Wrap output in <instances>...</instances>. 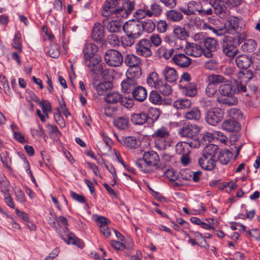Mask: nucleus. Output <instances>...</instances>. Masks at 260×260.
<instances>
[{
  "label": "nucleus",
  "instance_id": "f257e3e1",
  "mask_svg": "<svg viewBox=\"0 0 260 260\" xmlns=\"http://www.w3.org/2000/svg\"><path fill=\"white\" fill-rule=\"evenodd\" d=\"M118 0H106L103 7L102 15L105 17H115L118 19L126 18L134 11L135 3L134 1L124 0L121 6L117 8L115 7L117 5Z\"/></svg>",
  "mask_w": 260,
  "mask_h": 260
},
{
  "label": "nucleus",
  "instance_id": "f03ea898",
  "mask_svg": "<svg viewBox=\"0 0 260 260\" xmlns=\"http://www.w3.org/2000/svg\"><path fill=\"white\" fill-rule=\"evenodd\" d=\"M218 90L220 94L217 98V102L219 104L232 106L238 103V99L235 96L236 90L234 83L226 81L219 85Z\"/></svg>",
  "mask_w": 260,
  "mask_h": 260
},
{
  "label": "nucleus",
  "instance_id": "7ed1b4c3",
  "mask_svg": "<svg viewBox=\"0 0 260 260\" xmlns=\"http://www.w3.org/2000/svg\"><path fill=\"white\" fill-rule=\"evenodd\" d=\"M190 139L187 142H179L176 145L177 153L181 155V162H190L192 160L190 156V152L187 148L188 145L191 148H197L203 144L201 140H200L198 138L194 137Z\"/></svg>",
  "mask_w": 260,
  "mask_h": 260
},
{
  "label": "nucleus",
  "instance_id": "20e7f679",
  "mask_svg": "<svg viewBox=\"0 0 260 260\" xmlns=\"http://www.w3.org/2000/svg\"><path fill=\"white\" fill-rule=\"evenodd\" d=\"M179 10L187 16L196 15L201 16L211 15L213 11L211 8L205 9L202 4L199 2L191 1L188 2L186 7H181Z\"/></svg>",
  "mask_w": 260,
  "mask_h": 260
},
{
  "label": "nucleus",
  "instance_id": "39448f33",
  "mask_svg": "<svg viewBox=\"0 0 260 260\" xmlns=\"http://www.w3.org/2000/svg\"><path fill=\"white\" fill-rule=\"evenodd\" d=\"M170 136V132L168 128L161 126L157 129L152 135V137L155 138V146L159 149L166 148L169 142L166 139Z\"/></svg>",
  "mask_w": 260,
  "mask_h": 260
},
{
  "label": "nucleus",
  "instance_id": "423d86ee",
  "mask_svg": "<svg viewBox=\"0 0 260 260\" xmlns=\"http://www.w3.org/2000/svg\"><path fill=\"white\" fill-rule=\"evenodd\" d=\"M104 59L106 63L111 67H118L123 62L121 53L115 49H109L105 54Z\"/></svg>",
  "mask_w": 260,
  "mask_h": 260
},
{
  "label": "nucleus",
  "instance_id": "0eeeda50",
  "mask_svg": "<svg viewBox=\"0 0 260 260\" xmlns=\"http://www.w3.org/2000/svg\"><path fill=\"white\" fill-rule=\"evenodd\" d=\"M218 149V147L216 145L213 144L207 145L203 150L202 156L199 158V162L204 161H207L208 162L210 161H217L216 157Z\"/></svg>",
  "mask_w": 260,
  "mask_h": 260
},
{
  "label": "nucleus",
  "instance_id": "6e6552de",
  "mask_svg": "<svg viewBox=\"0 0 260 260\" xmlns=\"http://www.w3.org/2000/svg\"><path fill=\"white\" fill-rule=\"evenodd\" d=\"M122 29L126 36H132L136 39L139 37L143 32L141 23L135 20L126 22L123 25Z\"/></svg>",
  "mask_w": 260,
  "mask_h": 260
},
{
  "label": "nucleus",
  "instance_id": "1a4fd4ad",
  "mask_svg": "<svg viewBox=\"0 0 260 260\" xmlns=\"http://www.w3.org/2000/svg\"><path fill=\"white\" fill-rule=\"evenodd\" d=\"M222 48L223 53L229 57H234L238 50L234 44V38L224 36L222 40Z\"/></svg>",
  "mask_w": 260,
  "mask_h": 260
},
{
  "label": "nucleus",
  "instance_id": "9d476101",
  "mask_svg": "<svg viewBox=\"0 0 260 260\" xmlns=\"http://www.w3.org/2000/svg\"><path fill=\"white\" fill-rule=\"evenodd\" d=\"M102 58L98 54L84 60L85 65L90 68V71L96 75L102 74L103 65L101 63Z\"/></svg>",
  "mask_w": 260,
  "mask_h": 260
},
{
  "label": "nucleus",
  "instance_id": "9b49d317",
  "mask_svg": "<svg viewBox=\"0 0 260 260\" xmlns=\"http://www.w3.org/2000/svg\"><path fill=\"white\" fill-rule=\"evenodd\" d=\"M151 43L148 39H142L136 45L137 54L139 56L149 58L152 55Z\"/></svg>",
  "mask_w": 260,
  "mask_h": 260
},
{
  "label": "nucleus",
  "instance_id": "f8f14e48",
  "mask_svg": "<svg viewBox=\"0 0 260 260\" xmlns=\"http://www.w3.org/2000/svg\"><path fill=\"white\" fill-rule=\"evenodd\" d=\"M224 111L220 108H216L207 112L205 119L210 125H215L222 120Z\"/></svg>",
  "mask_w": 260,
  "mask_h": 260
},
{
  "label": "nucleus",
  "instance_id": "ddd939ff",
  "mask_svg": "<svg viewBox=\"0 0 260 260\" xmlns=\"http://www.w3.org/2000/svg\"><path fill=\"white\" fill-rule=\"evenodd\" d=\"M205 49H204V55L208 58L212 57L213 52L217 51L219 48L218 41L213 38H207L203 40Z\"/></svg>",
  "mask_w": 260,
  "mask_h": 260
},
{
  "label": "nucleus",
  "instance_id": "4468645a",
  "mask_svg": "<svg viewBox=\"0 0 260 260\" xmlns=\"http://www.w3.org/2000/svg\"><path fill=\"white\" fill-rule=\"evenodd\" d=\"M200 127L196 124H185L179 131V134L182 137L192 138L200 133Z\"/></svg>",
  "mask_w": 260,
  "mask_h": 260
},
{
  "label": "nucleus",
  "instance_id": "2eb2a0df",
  "mask_svg": "<svg viewBox=\"0 0 260 260\" xmlns=\"http://www.w3.org/2000/svg\"><path fill=\"white\" fill-rule=\"evenodd\" d=\"M242 146L235 150L236 154L234 156L232 152L230 150H223L220 152L217 155L216 159L220 162H229L230 161H235L238 156Z\"/></svg>",
  "mask_w": 260,
  "mask_h": 260
},
{
  "label": "nucleus",
  "instance_id": "dca6fc26",
  "mask_svg": "<svg viewBox=\"0 0 260 260\" xmlns=\"http://www.w3.org/2000/svg\"><path fill=\"white\" fill-rule=\"evenodd\" d=\"M224 26L229 33H233L236 31L239 33L241 30L239 19L236 17H230L225 21Z\"/></svg>",
  "mask_w": 260,
  "mask_h": 260
},
{
  "label": "nucleus",
  "instance_id": "f3484780",
  "mask_svg": "<svg viewBox=\"0 0 260 260\" xmlns=\"http://www.w3.org/2000/svg\"><path fill=\"white\" fill-rule=\"evenodd\" d=\"M235 63L239 68L247 69L252 64V57L247 54L239 55L236 57Z\"/></svg>",
  "mask_w": 260,
  "mask_h": 260
},
{
  "label": "nucleus",
  "instance_id": "a211bd4d",
  "mask_svg": "<svg viewBox=\"0 0 260 260\" xmlns=\"http://www.w3.org/2000/svg\"><path fill=\"white\" fill-rule=\"evenodd\" d=\"M204 49L199 45L194 43L188 44L185 49V53L187 55L194 57H200L204 55Z\"/></svg>",
  "mask_w": 260,
  "mask_h": 260
},
{
  "label": "nucleus",
  "instance_id": "6ab92c4d",
  "mask_svg": "<svg viewBox=\"0 0 260 260\" xmlns=\"http://www.w3.org/2000/svg\"><path fill=\"white\" fill-rule=\"evenodd\" d=\"M105 36L104 26L99 22H96L93 27L91 33L92 39L96 41H101Z\"/></svg>",
  "mask_w": 260,
  "mask_h": 260
},
{
  "label": "nucleus",
  "instance_id": "aec40b11",
  "mask_svg": "<svg viewBox=\"0 0 260 260\" xmlns=\"http://www.w3.org/2000/svg\"><path fill=\"white\" fill-rule=\"evenodd\" d=\"M210 5L213 8L215 13L220 17L225 15L226 7L224 2L221 0H210Z\"/></svg>",
  "mask_w": 260,
  "mask_h": 260
},
{
  "label": "nucleus",
  "instance_id": "412c9836",
  "mask_svg": "<svg viewBox=\"0 0 260 260\" xmlns=\"http://www.w3.org/2000/svg\"><path fill=\"white\" fill-rule=\"evenodd\" d=\"M174 62L181 68L188 67L191 62V59L184 54H175L172 58Z\"/></svg>",
  "mask_w": 260,
  "mask_h": 260
},
{
  "label": "nucleus",
  "instance_id": "4be33fe9",
  "mask_svg": "<svg viewBox=\"0 0 260 260\" xmlns=\"http://www.w3.org/2000/svg\"><path fill=\"white\" fill-rule=\"evenodd\" d=\"M123 62L129 68L137 67L141 64V59L134 54H127L123 58Z\"/></svg>",
  "mask_w": 260,
  "mask_h": 260
},
{
  "label": "nucleus",
  "instance_id": "5701e85b",
  "mask_svg": "<svg viewBox=\"0 0 260 260\" xmlns=\"http://www.w3.org/2000/svg\"><path fill=\"white\" fill-rule=\"evenodd\" d=\"M137 81L133 78H127L123 80L121 84L122 90L125 93H129L135 89L137 86Z\"/></svg>",
  "mask_w": 260,
  "mask_h": 260
},
{
  "label": "nucleus",
  "instance_id": "b1692460",
  "mask_svg": "<svg viewBox=\"0 0 260 260\" xmlns=\"http://www.w3.org/2000/svg\"><path fill=\"white\" fill-rule=\"evenodd\" d=\"M103 24L109 32L113 33L120 32L123 27L121 22L117 20H112L106 25V20L104 19Z\"/></svg>",
  "mask_w": 260,
  "mask_h": 260
},
{
  "label": "nucleus",
  "instance_id": "393cba45",
  "mask_svg": "<svg viewBox=\"0 0 260 260\" xmlns=\"http://www.w3.org/2000/svg\"><path fill=\"white\" fill-rule=\"evenodd\" d=\"M165 80L169 82H174L178 79L177 71L173 68L166 67L162 72Z\"/></svg>",
  "mask_w": 260,
  "mask_h": 260
},
{
  "label": "nucleus",
  "instance_id": "a878e982",
  "mask_svg": "<svg viewBox=\"0 0 260 260\" xmlns=\"http://www.w3.org/2000/svg\"><path fill=\"white\" fill-rule=\"evenodd\" d=\"M133 97L138 102H143L147 98L146 89L141 86H137L132 92Z\"/></svg>",
  "mask_w": 260,
  "mask_h": 260
},
{
  "label": "nucleus",
  "instance_id": "bb28decb",
  "mask_svg": "<svg viewBox=\"0 0 260 260\" xmlns=\"http://www.w3.org/2000/svg\"><path fill=\"white\" fill-rule=\"evenodd\" d=\"M122 94L117 91L109 92L105 96V101L109 104L120 103Z\"/></svg>",
  "mask_w": 260,
  "mask_h": 260
},
{
  "label": "nucleus",
  "instance_id": "cd10ccee",
  "mask_svg": "<svg viewBox=\"0 0 260 260\" xmlns=\"http://www.w3.org/2000/svg\"><path fill=\"white\" fill-rule=\"evenodd\" d=\"M97 50L98 47L96 45L92 43L86 44L83 50L84 59H88V58L95 55V53Z\"/></svg>",
  "mask_w": 260,
  "mask_h": 260
},
{
  "label": "nucleus",
  "instance_id": "c85d7f7f",
  "mask_svg": "<svg viewBox=\"0 0 260 260\" xmlns=\"http://www.w3.org/2000/svg\"><path fill=\"white\" fill-rule=\"evenodd\" d=\"M123 146L128 149H136L140 145V142L134 137H127L122 139Z\"/></svg>",
  "mask_w": 260,
  "mask_h": 260
},
{
  "label": "nucleus",
  "instance_id": "c756f323",
  "mask_svg": "<svg viewBox=\"0 0 260 260\" xmlns=\"http://www.w3.org/2000/svg\"><path fill=\"white\" fill-rule=\"evenodd\" d=\"M222 127L225 131L229 132L238 131L240 129L239 124L235 120L232 119L225 121L222 124Z\"/></svg>",
  "mask_w": 260,
  "mask_h": 260
},
{
  "label": "nucleus",
  "instance_id": "7c9ffc66",
  "mask_svg": "<svg viewBox=\"0 0 260 260\" xmlns=\"http://www.w3.org/2000/svg\"><path fill=\"white\" fill-rule=\"evenodd\" d=\"M148 115L144 112L133 113L131 115V121L136 125H143L147 120Z\"/></svg>",
  "mask_w": 260,
  "mask_h": 260
},
{
  "label": "nucleus",
  "instance_id": "2f4dec72",
  "mask_svg": "<svg viewBox=\"0 0 260 260\" xmlns=\"http://www.w3.org/2000/svg\"><path fill=\"white\" fill-rule=\"evenodd\" d=\"M155 89L164 95H170L172 92L171 87L161 80L159 81L156 84Z\"/></svg>",
  "mask_w": 260,
  "mask_h": 260
},
{
  "label": "nucleus",
  "instance_id": "473e14b6",
  "mask_svg": "<svg viewBox=\"0 0 260 260\" xmlns=\"http://www.w3.org/2000/svg\"><path fill=\"white\" fill-rule=\"evenodd\" d=\"M201 117V112L200 110L197 107H194L184 114V117L188 120L198 121Z\"/></svg>",
  "mask_w": 260,
  "mask_h": 260
},
{
  "label": "nucleus",
  "instance_id": "72a5a7b5",
  "mask_svg": "<svg viewBox=\"0 0 260 260\" xmlns=\"http://www.w3.org/2000/svg\"><path fill=\"white\" fill-rule=\"evenodd\" d=\"M257 47V43L253 39L246 40L241 45V48L243 51L246 52H252L255 51Z\"/></svg>",
  "mask_w": 260,
  "mask_h": 260
},
{
  "label": "nucleus",
  "instance_id": "f704fd0d",
  "mask_svg": "<svg viewBox=\"0 0 260 260\" xmlns=\"http://www.w3.org/2000/svg\"><path fill=\"white\" fill-rule=\"evenodd\" d=\"M114 125L119 129H125L129 127V119L126 116L118 117L114 120Z\"/></svg>",
  "mask_w": 260,
  "mask_h": 260
},
{
  "label": "nucleus",
  "instance_id": "c9c22d12",
  "mask_svg": "<svg viewBox=\"0 0 260 260\" xmlns=\"http://www.w3.org/2000/svg\"><path fill=\"white\" fill-rule=\"evenodd\" d=\"M181 88L182 92L188 96H194L197 93V85L194 83H187Z\"/></svg>",
  "mask_w": 260,
  "mask_h": 260
},
{
  "label": "nucleus",
  "instance_id": "e433bc0d",
  "mask_svg": "<svg viewBox=\"0 0 260 260\" xmlns=\"http://www.w3.org/2000/svg\"><path fill=\"white\" fill-rule=\"evenodd\" d=\"M143 159L145 162H156L159 160L158 155L154 151L144 152Z\"/></svg>",
  "mask_w": 260,
  "mask_h": 260
},
{
  "label": "nucleus",
  "instance_id": "4c0bfd02",
  "mask_svg": "<svg viewBox=\"0 0 260 260\" xmlns=\"http://www.w3.org/2000/svg\"><path fill=\"white\" fill-rule=\"evenodd\" d=\"M162 12V8L157 3H153L150 6V8L147 10L148 17H158Z\"/></svg>",
  "mask_w": 260,
  "mask_h": 260
},
{
  "label": "nucleus",
  "instance_id": "58836bf2",
  "mask_svg": "<svg viewBox=\"0 0 260 260\" xmlns=\"http://www.w3.org/2000/svg\"><path fill=\"white\" fill-rule=\"evenodd\" d=\"M191 104L190 100L187 99H183L175 101L173 103V106L177 109L183 110L189 108Z\"/></svg>",
  "mask_w": 260,
  "mask_h": 260
},
{
  "label": "nucleus",
  "instance_id": "ea45409f",
  "mask_svg": "<svg viewBox=\"0 0 260 260\" xmlns=\"http://www.w3.org/2000/svg\"><path fill=\"white\" fill-rule=\"evenodd\" d=\"M166 16L168 20L173 22H178L183 18L181 13L174 10H171L166 12Z\"/></svg>",
  "mask_w": 260,
  "mask_h": 260
},
{
  "label": "nucleus",
  "instance_id": "a19ab883",
  "mask_svg": "<svg viewBox=\"0 0 260 260\" xmlns=\"http://www.w3.org/2000/svg\"><path fill=\"white\" fill-rule=\"evenodd\" d=\"M138 168L144 173H150L159 167L157 164H137Z\"/></svg>",
  "mask_w": 260,
  "mask_h": 260
},
{
  "label": "nucleus",
  "instance_id": "79ce46f5",
  "mask_svg": "<svg viewBox=\"0 0 260 260\" xmlns=\"http://www.w3.org/2000/svg\"><path fill=\"white\" fill-rule=\"evenodd\" d=\"M142 25V29L147 32H152L155 29V24L151 19L145 20L140 22Z\"/></svg>",
  "mask_w": 260,
  "mask_h": 260
},
{
  "label": "nucleus",
  "instance_id": "37998d69",
  "mask_svg": "<svg viewBox=\"0 0 260 260\" xmlns=\"http://www.w3.org/2000/svg\"><path fill=\"white\" fill-rule=\"evenodd\" d=\"M63 240L68 244L76 245L78 247L82 248L84 247V243L79 239L76 238L74 235L70 234L68 235L67 239L63 238Z\"/></svg>",
  "mask_w": 260,
  "mask_h": 260
},
{
  "label": "nucleus",
  "instance_id": "c03bdc74",
  "mask_svg": "<svg viewBox=\"0 0 260 260\" xmlns=\"http://www.w3.org/2000/svg\"><path fill=\"white\" fill-rule=\"evenodd\" d=\"M208 81L209 83L216 85V84L226 82V80L222 76L213 74L208 77Z\"/></svg>",
  "mask_w": 260,
  "mask_h": 260
},
{
  "label": "nucleus",
  "instance_id": "a18cd8bd",
  "mask_svg": "<svg viewBox=\"0 0 260 260\" xmlns=\"http://www.w3.org/2000/svg\"><path fill=\"white\" fill-rule=\"evenodd\" d=\"M175 35L179 39L182 40H185L188 37V32L184 27L177 26L173 31Z\"/></svg>",
  "mask_w": 260,
  "mask_h": 260
},
{
  "label": "nucleus",
  "instance_id": "49530a36",
  "mask_svg": "<svg viewBox=\"0 0 260 260\" xmlns=\"http://www.w3.org/2000/svg\"><path fill=\"white\" fill-rule=\"evenodd\" d=\"M160 80L158 79V75L155 72L150 73L147 79V84L150 87H154L156 88V86L159 81Z\"/></svg>",
  "mask_w": 260,
  "mask_h": 260
},
{
  "label": "nucleus",
  "instance_id": "de8ad7c7",
  "mask_svg": "<svg viewBox=\"0 0 260 260\" xmlns=\"http://www.w3.org/2000/svg\"><path fill=\"white\" fill-rule=\"evenodd\" d=\"M111 84L109 82L100 83L96 87V90L99 95L104 94L108 89L111 88Z\"/></svg>",
  "mask_w": 260,
  "mask_h": 260
},
{
  "label": "nucleus",
  "instance_id": "09e8293b",
  "mask_svg": "<svg viewBox=\"0 0 260 260\" xmlns=\"http://www.w3.org/2000/svg\"><path fill=\"white\" fill-rule=\"evenodd\" d=\"M202 137L201 138V142L205 144L207 143H210L215 139L217 135L215 131L213 133L205 132L202 134Z\"/></svg>",
  "mask_w": 260,
  "mask_h": 260
},
{
  "label": "nucleus",
  "instance_id": "8fccbe9b",
  "mask_svg": "<svg viewBox=\"0 0 260 260\" xmlns=\"http://www.w3.org/2000/svg\"><path fill=\"white\" fill-rule=\"evenodd\" d=\"M149 99V101L154 104H160L161 102V96L156 91L154 90H153L150 92Z\"/></svg>",
  "mask_w": 260,
  "mask_h": 260
},
{
  "label": "nucleus",
  "instance_id": "3c124183",
  "mask_svg": "<svg viewBox=\"0 0 260 260\" xmlns=\"http://www.w3.org/2000/svg\"><path fill=\"white\" fill-rule=\"evenodd\" d=\"M238 76L239 78H242L244 81L247 82L253 78V75L251 71L246 70L244 72H240L238 73Z\"/></svg>",
  "mask_w": 260,
  "mask_h": 260
},
{
  "label": "nucleus",
  "instance_id": "603ef678",
  "mask_svg": "<svg viewBox=\"0 0 260 260\" xmlns=\"http://www.w3.org/2000/svg\"><path fill=\"white\" fill-rule=\"evenodd\" d=\"M39 104L41 106L42 110L44 114L46 117H48V113L51 111V106L50 103L47 101L43 100L39 102Z\"/></svg>",
  "mask_w": 260,
  "mask_h": 260
},
{
  "label": "nucleus",
  "instance_id": "864d4df0",
  "mask_svg": "<svg viewBox=\"0 0 260 260\" xmlns=\"http://www.w3.org/2000/svg\"><path fill=\"white\" fill-rule=\"evenodd\" d=\"M217 89L216 85L208 83L205 90L206 94L209 97L213 96L217 92Z\"/></svg>",
  "mask_w": 260,
  "mask_h": 260
},
{
  "label": "nucleus",
  "instance_id": "5fc2aeb1",
  "mask_svg": "<svg viewBox=\"0 0 260 260\" xmlns=\"http://www.w3.org/2000/svg\"><path fill=\"white\" fill-rule=\"evenodd\" d=\"M149 40L151 43V46L153 45L155 47L159 46L162 42V39L158 34L152 35L150 37Z\"/></svg>",
  "mask_w": 260,
  "mask_h": 260
},
{
  "label": "nucleus",
  "instance_id": "6e6d98bb",
  "mask_svg": "<svg viewBox=\"0 0 260 260\" xmlns=\"http://www.w3.org/2000/svg\"><path fill=\"white\" fill-rule=\"evenodd\" d=\"M48 52L51 57L57 58L60 53L58 46L56 44L51 45Z\"/></svg>",
  "mask_w": 260,
  "mask_h": 260
},
{
  "label": "nucleus",
  "instance_id": "4d7b16f0",
  "mask_svg": "<svg viewBox=\"0 0 260 260\" xmlns=\"http://www.w3.org/2000/svg\"><path fill=\"white\" fill-rule=\"evenodd\" d=\"M168 27V24L166 20H159L156 24L157 31L160 33H164L166 31Z\"/></svg>",
  "mask_w": 260,
  "mask_h": 260
},
{
  "label": "nucleus",
  "instance_id": "13d9d810",
  "mask_svg": "<svg viewBox=\"0 0 260 260\" xmlns=\"http://www.w3.org/2000/svg\"><path fill=\"white\" fill-rule=\"evenodd\" d=\"M191 173L188 169L181 170L179 178L185 180H190L192 178Z\"/></svg>",
  "mask_w": 260,
  "mask_h": 260
},
{
  "label": "nucleus",
  "instance_id": "bf43d9fd",
  "mask_svg": "<svg viewBox=\"0 0 260 260\" xmlns=\"http://www.w3.org/2000/svg\"><path fill=\"white\" fill-rule=\"evenodd\" d=\"M12 45L13 47L19 50L20 52L22 50L21 45L20 43V35L17 32L15 35V38L13 40Z\"/></svg>",
  "mask_w": 260,
  "mask_h": 260
},
{
  "label": "nucleus",
  "instance_id": "052dcab7",
  "mask_svg": "<svg viewBox=\"0 0 260 260\" xmlns=\"http://www.w3.org/2000/svg\"><path fill=\"white\" fill-rule=\"evenodd\" d=\"M166 177L171 181H175L178 179V176L176 172L172 169H167L165 172Z\"/></svg>",
  "mask_w": 260,
  "mask_h": 260
},
{
  "label": "nucleus",
  "instance_id": "680f3d73",
  "mask_svg": "<svg viewBox=\"0 0 260 260\" xmlns=\"http://www.w3.org/2000/svg\"><path fill=\"white\" fill-rule=\"evenodd\" d=\"M234 85L235 87L236 94L240 92H245L246 91V86L241 82L235 81L234 83Z\"/></svg>",
  "mask_w": 260,
  "mask_h": 260
},
{
  "label": "nucleus",
  "instance_id": "e2e57ef3",
  "mask_svg": "<svg viewBox=\"0 0 260 260\" xmlns=\"http://www.w3.org/2000/svg\"><path fill=\"white\" fill-rule=\"evenodd\" d=\"M163 51L162 56L166 59H169L173 54L174 50L173 49H166L163 48H160L158 51L160 52Z\"/></svg>",
  "mask_w": 260,
  "mask_h": 260
},
{
  "label": "nucleus",
  "instance_id": "0e129e2a",
  "mask_svg": "<svg viewBox=\"0 0 260 260\" xmlns=\"http://www.w3.org/2000/svg\"><path fill=\"white\" fill-rule=\"evenodd\" d=\"M122 99L119 104L121 105L124 106L127 108H131L133 106V100L132 99H127L125 97H124L123 95L122 96Z\"/></svg>",
  "mask_w": 260,
  "mask_h": 260
},
{
  "label": "nucleus",
  "instance_id": "69168bd1",
  "mask_svg": "<svg viewBox=\"0 0 260 260\" xmlns=\"http://www.w3.org/2000/svg\"><path fill=\"white\" fill-rule=\"evenodd\" d=\"M209 28L217 36H220L223 35L226 31L227 30L224 25V27L216 28L212 26H209Z\"/></svg>",
  "mask_w": 260,
  "mask_h": 260
},
{
  "label": "nucleus",
  "instance_id": "338daca9",
  "mask_svg": "<svg viewBox=\"0 0 260 260\" xmlns=\"http://www.w3.org/2000/svg\"><path fill=\"white\" fill-rule=\"evenodd\" d=\"M134 15L137 19H141L146 16H148V13H147V10L138 9L135 12Z\"/></svg>",
  "mask_w": 260,
  "mask_h": 260
},
{
  "label": "nucleus",
  "instance_id": "774afa93",
  "mask_svg": "<svg viewBox=\"0 0 260 260\" xmlns=\"http://www.w3.org/2000/svg\"><path fill=\"white\" fill-rule=\"evenodd\" d=\"M135 39L136 38L132 37V36H126V37L122 39L121 42L122 44L125 46H131L134 44Z\"/></svg>",
  "mask_w": 260,
  "mask_h": 260
}]
</instances>
